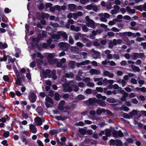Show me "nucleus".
Instances as JSON below:
<instances>
[{
    "label": "nucleus",
    "mask_w": 146,
    "mask_h": 146,
    "mask_svg": "<svg viewBox=\"0 0 146 146\" xmlns=\"http://www.w3.org/2000/svg\"><path fill=\"white\" fill-rule=\"evenodd\" d=\"M110 145H116V146H123L121 141L119 139H117L114 140L113 139H111L109 141Z\"/></svg>",
    "instance_id": "f257e3e1"
},
{
    "label": "nucleus",
    "mask_w": 146,
    "mask_h": 146,
    "mask_svg": "<svg viewBox=\"0 0 146 146\" xmlns=\"http://www.w3.org/2000/svg\"><path fill=\"white\" fill-rule=\"evenodd\" d=\"M29 98L31 103H33L36 102L37 98V96L35 93L34 92H32L30 94V96H29Z\"/></svg>",
    "instance_id": "f03ea898"
},
{
    "label": "nucleus",
    "mask_w": 146,
    "mask_h": 146,
    "mask_svg": "<svg viewBox=\"0 0 146 146\" xmlns=\"http://www.w3.org/2000/svg\"><path fill=\"white\" fill-rule=\"evenodd\" d=\"M98 99L95 98H89L88 101H85L86 103L87 104L88 102L89 104L91 105L93 104H94L95 103H97Z\"/></svg>",
    "instance_id": "7ed1b4c3"
},
{
    "label": "nucleus",
    "mask_w": 146,
    "mask_h": 146,
    "mask_svg": "<svg viewBox=\"0 0 146 146\" xmlns=\"http://www.w3.org/2000/svg\"><path fill=\"white\" fill-rule=\"evenodd\" d=\"M35 121L37 124V125L40 126L42 124V121L41 118L39 117H36L34 119Z\"/></svg>",
    "instance_id": "20e7f679"
},
{
    "label": "nucleus",
    "mask_w": 146,
    "mask_h": 146,
    "mask_svg": "<svg viewBox=\"0 0 146 146\" xmlns=\"http://www.w3.org/2000/svg\"><path fill=\"white\" fill-rule=\"evenodd\" d=\"M86 25L88 27H90L93 29L95 28V22L92 19L87 22L86 23Z\"/></svg>",
    "instance_id": "39448f33"
},
{
    "label": "nucleus",
    "mask_w": 146,
    "mask_h": 146,
    "mask_svg": "<svg viewBox=\"0 0 146 146\" xmlns=\"http://www.w3.org/2000/svg\"><path fill=\"white\" fill-rule=\"evenodd\" d=\"M29 129L33 133H35L37 132L36 127L32 124L29 125Z\"/></svg>",
    "instance_id": "423d86ee"
},
{
    "label": "nucleus",
    "mask_w": 146,
    "mask_h": 146,
    "mask_svg": "<svg viewBox=\"0 0 146 146\" xmlns=\"http://www.w3.org/2000/svg\"><path fill=\"white\" fill-rule=\"evenodd\" d=\"M90 72L91 75L94 74L98 75L100 74L99 70L93 68L90 70Z\"/></svg>",
    "instance_id": "0eeeda50"
},
{
    "label": "nucleus",
    "mask_w": 146,
    "mask_h": 146,
    "mask_svg": "<svg viewBox=\"0 0 146 146\" xmlns=\"http://www.w3.org/2000/svg\"><path fill=\"white\" fill-rule=\"evenodd\" d=\"M68 7L71 11H74L77 9V6L74 4H69Z\"/></svg>",
    "instance_id": "6e6552de"
},
{
    "label": "nucleus",
    "mask_w": 146,
    "mask_h": 146,
    "mask_svg": "<svg viewBox=\"0 0 146 146\" xmlns=\"http://www.w3.org/2000/svg\"><path fill=\"white\" fill-rule=\"evenodd\" d=\"M97 104L102 107H104L106 105L105 102L102 100H98Z\"/></svg>",
    "instance_id": "1a4fd4ad"
},
{
    "label": "nucleus",
    "mask_w": 146,
    "mask_h": 146,
    "mask_svg": "<svg viewBox=\"0 0 146 146\" xmlns=\"http://www.w3.org/2000/svg\"><path fill=\"white\" fill-rule=\"evenodd\" d=\"M51 61L52 62L56 63V66L57 67L60 68L62 66V64L59 62H58V60L57 59H52Z\"/></svg>",
    "instance_id": "9d476101"
},
{
    "label": "nucleus",
    "mask_w": 146,
    "mask_h": 146,
    "mask_svg": "<svg viewBox=\"0 0 146 146\" xmlns=\"http://www.w3.org/2000/svg\"><path fill=\"white\" fill-rule=\"evenodd\" d=\"M0 16L2 18V21L4 22H7L8 20L7 18L4 15L3 13L0 11Z\"/></svg>",
    "instance_id": "9b49d317"
},
{
    "label": "nucleus",
    "mask_w": 146,
    "mask_h": 146,
    "mask_svg": "<svg viewBox=\"0 0 146 146\" xmlns=\"http://www.w3.org/2000/svg\"><path fill=\"white\" fill-rule=\"evenodd\" d=\"M78 131L80 133L83 135L86 134V129L84 128H79L78 129Z\"/></svg>",
    "instance_id": "f8f14e48"
},
{
    "label": "nucleus",
    "mask_w": 146,
    "mask_h": 146,
    "mask_svg": "<svg viewBox=\"0 0 146 146\" xmlns=\"http://www.w3.org/2000/svg\"><path fill=\"white\" fill-rule=\"evenodd\" d=\"M131 67L133 70L134 72H139L140 71V69L138 66H135L133 65H131Z\"/></svg>",
    "instance_id": "ddd939ff"
},
{
    "label": "nucleus",
    "mask_w": 146,
    "mask_h": 146,
    "mask_svg": "<svg viewBox=\"0 0 146 146\" xmlns=\"http://www.w3.org/2000/svg\"><path fill=\"white\" fill-rule=\"evenodd\" d=\"M51 72V70L49 69L46 70V71L44 69H42V74L44 76H46L47 74H50Z\"/></svg>",
    "instance_id": "4468645a"
},
{
    "label": "nucleus",
    "mask_w": 146,
    "mask_h": 146,
    "mask_svg": "<svg viewBox=\"0 0 146 146\" xmlns=\"http://www.w3.org/2000/svg\"><path fill=\"white\" fill-rule=\"evenodd\" d=\"M76 64V62L74 61H71L69 64V66L72 68H75V65Z\"/></svg>",
    "instance_id": "2eb2a0df"
},
{
    "label": "nucleus",
    "mask_w": 146,
    "mask_h": 146,
    "mask_svg": "<svg viewBox=\"0 0 146 146\" xmlns=\"http://www.w3.org/2000/svg\"><path fill=\"white\" fill-rule=\"evenodd\" d=\"M55 119L58 120L64 121L67 119L66 116L62 117V115L57 116Z\"/></svg>",
    "instance_id": "dca6fc26"
},
{
    "label": "nucleus",
    "mask_w": 146,
    "mask_h": 146,
    "mask_svg": "<svg viewBox=\"0 0 146 146\" xmlns=\"http://www.w3.org/2000/svg\"><path fill=\"white\" fill-rule=\"evenodd\" d=\"M74 37L75 40H78L79 37H81L82 34L80 33H74Z\"/></svg>",
    "instance_id": "f3484780"
},
{
    "label": "nucleus",
    "mask_w": 146,
    "mask_h": 146,
    "mask_svg": "<svg viewBox=\"0 0 146 146\" xmlns=\"http://www.w3.org/2000/svg\"><path fill=\"white\" fill-rule=\"evenodd\" d=\"M8 47V45L6 43L3 44L2 42H0V49L2 50L7 48Z\"/></svg>",
    "instance_id": "a211bd4d"
},
{
    "label": "nucleus",
    "mask_w": 146,
    "mask_h": 146,
    "mask_svg": "<svg viewBox=\"0 0 146 146\" xmlns=\"http://www.w3.org/2000/svg\"><path fill=\"white\" fill-rule=\"evenodd\" d=\"M60 96L57 92H56L54 94V98L56 101H59L60 100Z\"/></svg>",
    "instance_id": "6ab92c4d"
},
{
    "label": "nucleus",
    "mask_w": 146,
    "mask_h": 146,
    "mask_svg": "<svg viewBox=\"0 0 146 146\" xmlns=\"http://www.w3.org/2000/svg\"><path fill=\"white\" fill-rule=\"evenodd\" d=\"M105 135L107 137H110L111 135V131L109 129H105Z\"/></svg>",
    "instance_id": "aec40b11"
},
{
    "label": "nucleus",
    "mask_w": 146,
    "mask_h": 146,
    "mask_svg": "<svg viewBox=\"0 0 146 146\" xmlns=\"http://www.w3.org/2000/svg\"><path fill=\"white\" fill-rule=\"evenodd\" d=\"M17 79L16 80L15 84L17 85L20 86L22 82L21 76L17 77Z\"/></svg>",
    "instance_id": "412c9836"
},
{
    "label": "nucleus",
    "mask_w": 146,
    "mask_h": 146,
    "mask_svg": "<svg viewBox=\"0 0 146 146\" xmlns=\"http://www.w3.org/2000/svg\"><path fill=\"white\" fill-rule=\"evenodd\" d=\"M106 101L109 103H114L116 102V100L113 98H108L106 99Z\"/></svg>",
    "instance_id": "4be33fe9"
},
{
    "label": "nucleus",
    "mask_w": 146,
    "mask_h": 146,
    "mask_svg": "<svg viewBox=\"0 0 146 146\" xmlns=\"http://www.w3.org/2000/svg\"><path fill=\"white\" fill-rule=\"evenodd\" d=\"M60 35L62 36L65 39H67L68 38V36L65 32L61 31L59 33Z\"/></svg>",
    "instance_id": "5701e85b"
},
{
    "label": "nucleus",
    "mask_w": 146,
    "mask_h": 146,
    "mask_svg": "<svg viewBox=\"0 0 146 146\" xmlns=\"http://www.w3.org/2000/svg\"><path fill=\"white\" fill-rule=\"evenodd\" d=\"M45 101L49 102L51 104H53L54 103V102L52 99L48 96H46L45 98Z\"/></svg>",
    "instance_id": "b1692460"
},
{
    "label": "nucleus",
    "mask_w": 146,
    "mask_h": 146,
    "mask_svg": "<svg viewBox=\"0 0 146 146\" xmlns=\"http://www.w3.org/2000/svg\"><path fill=\"white\" fill-rule=\"evenodd\" d=\"M70 46V45L69 44L65 43L63 48V50L64 51L67 50L69 48Z\"/></svg>",
    "instance_id": "393cba45"
},
{
    "label": "nucleus",
    "mask_w": 146,
    "mask_h": 146,
    "mask_svg": "<svg viewBox=\"0 0 146 146\" xmlns=\"http://www.w3.org/2000/svg\"><path fill=\"white\" fill-rule=\"evenodd\" d=\"M37 7L40 11H42L44 9V6L43 3H41L39 5H37Z\"/></svg>",
    "instance_id": "a878e982"
},
{
    "label": "nucleus",
    "mask_w": 146,
    "mask_h": 146,
    "mask_svg": "<svg viewBox=\"0 0 146 146\" xmlns=\"http://www.w3.org/2000/svg\"><path fill=\"white\" fill-rule=\"evenodd\" d=\"M51 38L53 39H58L60 38V35L54 34L51 35Z\"/></svg>",
    "instance_id": "bb28decb"
},
{
    "label": "nucleus",
    "mask_w": 146,
    "mask_h": 146,
    "mask_svg": "<svg viewBox=\"0 0 146 146\" xmlns=\"http://www.w3.org/2000/svg\"><path fill=\"white\" fill-rule=\"evenodd\" d=\"M132 56V58L133 60H136L139 57V53L136 52L133 53Z\"/></svg>",
    "instance_id": "cd10ccee"
},
{
    "label": "nucleus",
    "mask_w": 146,
    "mask_h": 146,
    "mask_svg": "<svg viewBox=\"0 0 146 146\" xmlns=\"http://www.w3.org/2000/svg\"><path fill=\"white\" fill-rule=\"evenodd\" d=\"M138 113L137 111L133 110L132 111L129 113V114L131 116H133V115H136Z\"/></svg>",
    "instance_id": "c85d7f7f"
},
{
    "label": "nucleus",
    "mask_w": 146,
    "mask_h": 146,
    "mask_svg": "<svg viewBox=\"0 0 146 146\" xmlns=\"http://www.w3.org/2000/svg\"><path fill=\"white\" fill-rule=\"evenodd\" d=\"M10 132L9 131H7L3 133V136L5 138H7L9 136Z\"/></svg>",
    "instance_id": "c756f323"
},
{
    "label": "nucleus",
    "mask_w": 146,
    "mask_h": 146,
    "mask_svg": "<svg viewBox=\"0 0 146 146\" xmlns=\"http://www.w3.org/2000/svg\"><path fill=\"white\" fill-rule=\"evenodd\" d=\"M36 16L37 20H39L41 19V14L39 12H36Z\"/></svg>",
    "instance_id": "7c9ffc66"
},
{
    "label": "nucleus",
    "mask_w": 146,
    "mask_h": 146,
    "mask_svg": "<svg viewBox=\"0 0 146 146\" xmlns=\"http://www.w3.org/2000/svg\"><path fill=\"white\" fill-rule=\"evenodd\" d=\"M100 56V53L99 52V53H97L95 52L93 55V58L95 59H97L98 58L99 56Z\"/></svg>",
    "instance_id": "2f4dec72"
},
{
    "label": "nucleus",
    "mask_w": 146,
    "mask_h": 146,
    "mask_svg": "<svg viewBox=\"0 0 146 146\" xmlns=\"http://www.w3.org/2000/svg\"><path fill=\"white\" fill-rule=\"evenodd\" d=\"M49 133L52 135H54L55 134H57L58 133V131L56 130L53 129L50 130L49 131Z\"/></svg>",
    "instance_id": "473e14b6"
},
{
    "label": "nucleus",
    "mask_w": 146,
    "mask_h": 146,
    "mask_svg": "<svg viewBox=\"0 0 146 146\" xmlns=\"http://www.w3.org/2000/svg\"><path fill=\"white\" fill-rule=\"evenodd\" d=\"M7 56L6 55H4L3 58H0V62H1L3 61L6 62L7 60Z\"/></svg>",
    "instance_id": "72a5a7b5"
},
{
    "label": "nucleus",
    "mask_w": 146,
    "mask_h": 146,
    "mask_svg": "<svg viewBox=\"0 0 146 146\" xmlns=\"http://www.w3.org/2000/svg\"><path fill=\"white\" fill-rule=\"evenodd\" d=\"M69 43L71 44H74V40L72 36L70 35L69 36Z\"/></svg>",
    "instance_id": "f704fd0d"
},
{
    "label": "nucleus",
    "mask_w": 146,
    "mask_h": 146,
    "mask_svg": "<svg viewBox=\"0 0 146 146\" xmlns=\"http://www.w3.org/2000/svg\"><path fill=\"white\" fill-rule=\"evenodd\" d=\"M48 58H50V59H52L51 60H50L49 59H48V62H49V63H50L51 62H52V63H53V62H52L51 61V60L54 57V55H53V54L52 53H50V54L48 55Z\"/></svg>",
    "instance_id": "c9c22d12"
},
{
    "label": "nucleus",
    "mask_w": 146,
    "mask_h": 146,
    "mask_svg": "<svg viewBox=\"0 0 146 146\" xmlns=\"http://www.w3.org/2000/svg\"><path fill=\"white\" fill-rule=\"evenodd\" d=\"M36 65V62L35 61H33L30 63V67L32 68H34Z\"/></svg>",
    "instance_id": "e433bc0d"
},
{
    "label": "nucleus",
    "mask_w": 146,
    "mask_h": 146,
    "mask_svg": "<svg viewBox=\"0 0 146 146\" xmlns=\"http://www.w3.org/2000/svg\"><path fill=\"white\" fill-rule=\"evenodd\" d=\"M92 90L90 88H87L85 92L87 94H92Z\"/></svg>",
    "instance_id": "4c0bfd02"
},
{
    "label": "nucleus",
    "mask_w": 146,
    "mask_h": 146,
    "mask_svg": "<svg viewBox=\"0 0 146 146\" xmlns=\"http://www.w3.org/2000/svg\"><path fill=\"white\" fill-rule=\"evenodd\" d=\"M3 78L4 81L7 82H9L10 78L7 75H4Z\"/></svg>",
    "instance_id": "58836bf2"
},
{
    "label": "nucleus",
    "mask_w": 146,
    "mask_h": 146,
    "mask_svg": "<svg viewBox=\"0 0 146 146\" xmlns=\"http://www.w3.org/2000/svg\"><path fill=\"white\" fill-rule=\"evenodd\" d=\"M113 44L112 43V41L111 40H109V43L108 44V47L109 48H112L113 47Z\"/></svg>",
    "instance_id": "ea45409f"
},
{
    "label": "nucleus",
    "mask_w": 146,
    "mask_h": 146,
    "mask_svg": "<svg viewBox=\"0 0 146 146\" xmlns=\"http://www.w3.org/2000/svg\"><path fill=\"white\" fill-rule=\"evenodd\" d=\"M58 109L60 111H63L64 110V108L63 106L60 105L58 104Z\"/></svg>",
    "instance_id": "a19ab883"
},
{
    "label": "nucleus",
    "mask_w": 146,
    "mask_h": 146,
    "mask_svg": "<svg viewBox=\"0 0 146 146\" xmlns=\"http://www.w3.org/2000/svg\"><path fill=\"white\" fill-rule=\"evenodd\" d=\"M118 136L120 137H122L123 136V134L121 130L118 131Z\"/></svg>",
    "instance_id": "79ce46f5"
},
{
    "label": "nucleus",
    "mask_w": 146,
    "mask_h": 146,
    "mask_svg": "<svg viewBox=\"0 0 146 146\" xmlns=\"http://www.w3.org/2000/svg\"><path fill=\"white\" fill-rule=\"evenodd\" d=\"M131 82L132 83L134 84H137V80L134 78H133L131 79Z\"/></svg>",
    "instance_id": "37998d69"
},
{
    "label": "nucleus",
    "mask_w": 146,
    "mask_h": 146,
    "mask_svg": "<svg viewBox=\"0 0 146 146\" xmlns=\"http://www.w3.org/2000/svg\"><path fill=\"white\" fill-rule=\"evenodd\" d=\"M39 37V36H38L37 38H33L32 39V41L34 42H38L39 41V39H38Z\"/></svg>",
    "instance_id": "c03bdc74"
},
{
    "label": "nucleus",
    "mask_w": 146,
    "mask_h": 146,
    "mask_svg": "<svg viewBox=\"0 0 146 146\" xmlns=\"http://www.w3.org/2000/svg\"><path fill=\"white\" fill-rule=\"evenodd\" d=\"M82 30L85 32H87L89 30V29H88L85 25H84L82 27Z\"/></svg>",
    "instance_id": "a18cd8bd"
},
{
    "label": "nucleus",
    "mask_w": 146,
    "mask_h": 146,
    "mask_svg": "<svg viewBox=\"0 0 146 146\" xmlns=\"http://www.w3.org/2000/svg\"><path fill=\"white\" fill-rule=\"evenodd\" d=\"M69 95L68 94L66 93L62 96V97L64 99H67L69 98Z\"/></svg>",
    "instance_id": "49530a36"
},
{
    "label": "nucleus",
    "mask_w": 146,
    "mask_h": 146,
    "mask_svg": "<svg viewBox=\"0 0 146 146\" xmlns=\"http://www.w3.org/2000/svg\"><path fill=\"white\" fill-rule=\"evenodd\" d=\"M96 90L98 92H103V88L100 87H97L96 88Z\"/></svg>",
    "instance_id": "de8ad7c7"
},
{
    "label": "nucleus",
    "mask_w": 146,
    "mask_h": 146,
    "mask_svg": "<svg viewBox=\"0 0 146 146\" xmlns=\"http://www.w3.org/2000/svg\"><path fill=\"white\" fill-rule=\"evenodd\" d=\"M134 7L140 11H143V8L141 5L138 6L136 7Z\"/></svg>",
    "instance_id": "09e8293b"
},
{
    "label": "nucleus",
    "mask_w": 146,
    "mask_h": 146,
    "mask_svg": "<svg viewBox=\"0 0 146 146\" xmlns=\"http://www.w3.org/2000/svg\"><path fill=\"white\" fill-rule=\"evenodd\" d=\"M77 98L80 100H83L84 99L85 96L82 95H79L78 96Z\"/></svg>",
    "instance_id": "8fccbe9b"
},
{
    "label": "nucleus",
    "mask_w": 146,
    "mask_h": 146,
    "mask_svg": "<svg viewBox=\"0 0 146 146\" xmlns=\"http://www.w3.org/2000/svg\"><path fill=\"white\" fill-rule=\"evenodd\" d=\"M92 4H91L90 5H89L86 6V9L88 10H91L93 7Z\"/></svg>",
    "instance_id": "3c124183"
},
{
    "label": "nucleus",
    "mask_w": 146,
    "mask_h": 146,
    "mask_svg": "<svg viewBox=\"0 0 146 146\" xmlns=\"http://www.w3.org/2000/svg\"><path fill=\"white\" fill-rule=\"evenodd\" d=\"M52 4L50 3H46L45 5L46 7V9L48 8H50L52 6Z\"/></svg>",
    "instance_id": "603ef678"
},
{
    "label": "nucleus",
    "mask_w": 146,
    "mask_h": 146,
    "mask_svg": "<svg viewBox=\"0 0 146 146\" xmlns=\"http://www.w3.org/2000/svg\"><path fill=\"white\" fill-rule=\"evenodd\" d=\"M11 9H9L8 8H6L4 9V12L6 13H9L11 12Z\"/></svg>",
    "instance_id": "864d4df0"
},
{
    "label": "nucleus",
    "mask_w": 146,
    "mask_h": 146,
    "mask_svg": "<svg viewBox=\"0 0 146 146\" xmlns=\"http://www.w3.org/2000/svg\"><path fill=\"white\" fill-rule=\"evenodd\" d=\"M110 61H108L107 59H106L104 61H103L102 62V64L103 65H106L108 64V63H109Z\"/></svg>",
    "instance_id": "5fc2aeb1"
},
{
    "label": "nucleus",
    "mask_w": 146,
    "mask_h": 146,
    "mask_svg": "<svg viewBox=\"0 0 146 146\" xmlns=\"http://www.w3.org/2000/svg\"><path fill=\"white\" fill-rule=\"evenodd\" d=\"M42 36L43 37H46L47 36V32L46 31H43L42 33Z\"/></svg>",
    "instance_id": "6e6d98bb"
},
{
    "label": "nucleus",
    "mask_w": 146,
    "mask_h": 146,
    "mask_svg": "<svg viewBox=\"0 0 146 146\" xmlns=\"http://www.w3.org/2000/svg\"><path fill=\"white\" fill-rule=\"evenodd\" d=\"M118 131L116 130H115L112 132V134L114 137H117L118 136Z\"/></svg>",
    "instance_id": "4d7b16f0"
},
{
    "label": "nucleus",
    "mask_w": 146,
    "mask_h": 146,
    "mask_svg": "<svg viewBox=\"0 0 146 146\" xmlns=\"http://www.w3.org/2000/svg\"><path fill=\"white\" fill-rule=\"evenodd\" d=\"M127 141L128 143H133V140L131 138H127Z\"/></svg>",
    "instance_id": "13d9d810"
},
{
    "label": "nucleus",
    "mask_w": 146,
    "mask_h": 146,
    "mask_svg": "<svg viewBox=\"0 0 146 146\" xmlns=\"http://www.w3.org/2000/svg\"><path fill=\"white\" fill-rule=\"evenodd\" d=\"M52 40L50 38L48 39L47 41V44L49 46L51 44Z\"/></svg>",
    "instance_id": "bf43d9fd"
},
{
    "label": "nucleus",
    "mask_w": 146,
    "mask_h": 146,
    "mask_svg": "<svg viewBox=\"0 0 146 146\" xmlns=\"http://www.w3.org/2000/svg\"><path fill=\"white\" fill-rule=\"evenodd\" d=\"M115 33L112 32H108L107 33L108 35L110 36H113L114 35Z\"/></svg>",
    "instance_id": "052dcab7"
},
{
    "label": "nucleus",
    "mask_w": 146,
    "mask_h": 146,
    "mask_svg": "<svg viewBox=\"0 0 146 146\" xmlns=\"http://www.w3.org/2000/svg\"><path fill=\"white\" fill-rule=\"evenodd\" d=\"M37 143L39 146H44L42 142L40 140H38Z\"/></svg>",
    "instance_id": "680f3d73"
},
{
    "label": "nucleus",
    "mask_w": 146,
    "mask_h": 146,
    "mask_svg": "<svg viewBox=\"0 0 146 146\" xmlns=\"http://www.w3.org/2000/svg\"><path fill=\"white\" fill-rule=\"evenodd\" d=\"M7 142L6 140H3L1 144H3L4 146H6L7 145H8V144L7 143Z\"/></svg>",
    "instance_id": "e2e57ef3"
},
{
    "label": "nucleus",
    "mask_w": 146,
    "mask_h": 146,
    "mask_svg": "<svg viewBox=\"0 0 146 146\" xmlns=\"http://www.w3.org/2000/svg\"><path fill=\"white\" fill-rule=\"evenodd\" d=\"M123 117L125 118H130V115L128 114L125 113H124Z\"/></svg>",
    "instance_id": "0e129e2a"
},
{
    "label": "nucleus",
    "mask_w": 146,
    "mask_h": 146,
    "mask_svg": "<svg viewBox=\"0 0 146 146\" xmlns=\"http://www.w3.org/2000/svg\"><path fill=\"white\" fill-rule=\"evenodd\" d=\"M92 10L95 12H96L98 10V8L97 6L96 5H93V7L92 8Z\"/></svg>",
    "instance_id": "69168bd1"
},
{
    "label": "nucleus",
    "mask_w": 146,
    "mask_h": 146,
    "mask_svg": "<svg viewBox=\"0 0 146 146\" xmlns=\"http://www.w3.org/2000/svg\"><path fill=\"white\" fill-rule=\"evenodd\" d=\"M127 62L125 60H123L120 62V64L122 66H125L127 64Z\"/></svg>",
    "instance_id": "338daca9"
},
{
    "label": "nucleus",
    "mask_w": 146,
    "mask_h": 146,
    "mask_svg": "<svg viewBox=\"0 0 146 146\" xmlns=\"http://www.w3.org/2000/svg\"><path fill=\"white\" fill-rule=\"evenodd\" d=\"M109 72H110L108 71L105 70L103 72L104 75L105 76H108L109 74Z\"/></svg>",
    "instance_id": "774afa93"
}]
</instances>
